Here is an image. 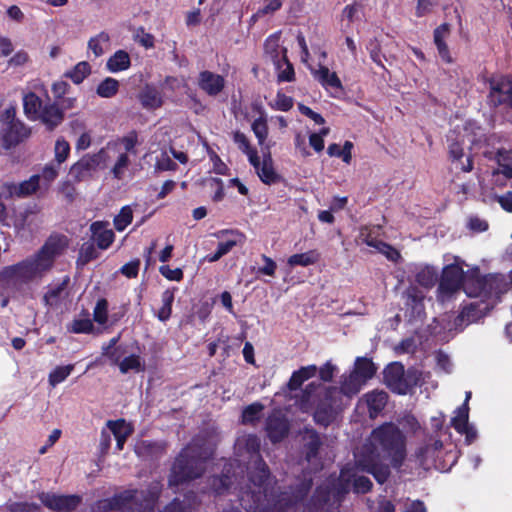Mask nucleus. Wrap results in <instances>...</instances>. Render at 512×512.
Returning <instances> with one entry per match:
<instances>
[{
  "mask_svg": "<svg viewBox=\"0 0 512 512\" xmlns=\"http://www.w3.org/2000/svg\"><path fill=\"white\" fill-rule=\"evenodd\" d=\"M263 410V405L260 403H253L247 406L242 413V422L245 424L254 423Z\"/></svg>",
  "mask_w": 512,
  "mask_h": 512,
  "instance_id": "6e6d98bb",
  "label": "nucleus"
},
{
  "mask_svg": "<svg viewBox=\"0 0 512 512\" xmlns=\"http://www.w3.org/2000/svg\"><path fill=\"white\" fill-rule=\"evenodd\" d=\"M126 353H127L126 346H123V345H118L115 348H112L109 350L104 349V351H102V355L106 356L110 360L111 364L117 365V366L123 360Z\"/></svg>",
  "mask_w": 512,
  "mask_h": 512,
  "instance_id": "13d9d810",
  "label": "nucleus"
},
{
  "mask_svg": "<svg viewBox=\"0 0 512 512\" xmlns=\"http://www.w3.org/2000/svg\"><path fill=\"white\" fill-rule=\"evenodd\" d=\"M68 283L69 278L65 277L62 281L51 284L43 297L44 303L50 307L59 305L66 297Z\"/></svg>",
  "mask_w": 512,
  "mask_h": 512,
  "instance_id": "bb28decb",
  "label": "nucleus"
},
{
  "mask_svg": "<svg viewBox=\"0 0 512 512\" xmlns=\"http://www.w3.org/2000/svg\"><path fill=\"white\" fill-rule=\"evenodd\" d=\"M133 219V212L130 206H124L114 218V226L117 231H123Z\"/></svg>",
  "mask_w": 512,
  "mask_h": 512,
  "instance_id": "3c124183",
  "label": "nucleus"
},
{
  "mask_svg": "<svg viewBox=\"0 0 512 512\" xmlns=\"http://www.w3.org/2000/svg\"><path fill=\"white\" fill-rule=\"evenodd\" d=\"M70 330L74 333H89L93 330V323L89 318L75 319Z\"/></svg>",
  "mask_w": 512,
  "mask_h": 512,
  "instance_id": "0e129e2a",
  "label": "nucleus"
},
{
  "mask_svg": "<svg viewBox=\"0 0 512 512\" xmlns=\"http://www.w3.org/2000/svg\"><path fill=\"white\" fill-rule=\"evenodd\" d=\"M3 193L9 198H27L43 190L40 175L34 174L20 183L6 182L2 186Z\"/></svg>",
  "mask_w": 512,
  "mask_h": 512,
  "instance_id": "f8f14e48",
  "label": "nucleus"
},
{
  "mask_svg": "<svg viewBox=\"0 0 512 512\" xmlns=\"http://www.w3.org/2000/svg\"><path fill=\"white\" fill-rule=\"evenodd\" d=\"M318 261V254L315 251H308L305 253L294 254L289 257L288 264L294 266H309Z\"/></svg>",
  "mask_w": 512,
  "mask_h": 512,
  "instance_id": "c03bdc74",
  "label": "nucleus"
},
{
  "mask_svg": "<svg viewBox=\"0 0 512 512\" xmlns=\"http://www.w3.org/2000/svg\"><path fill=\"white\" fill-rule=\"evenodd\" d=\"M265 48H266V52L271 55L274 63H277V64L279 63V61H280L279 56H280V54H282L281 59L283 61H285L286 68L279 73L278 78L280 81H291L293 79L294 70H293L292 65L290 63H288V61L286 59V55H285L286 49H284V48L279 49L278 38L270 37L266 41Z\"/></svg>",
  "mask_w": 512,
  "mask_h": 512,
  "instance_id": "412c9836",
  "label": "nucleus"
},
{
  "mask_svg": "<svg viewBox=\"0 0 512 512\" xmlns=\"http://www.w3.org/2000/svg\"><path fill=\"white\" fill-rule=\"evenodd\" d=\"M448 141L450 142L448 148H449V155H450V158L452 159V161L457 164H461L459 167L461 169V171L470 172L473 169L472 159L470 157H467L466 164H463L461 162V159L463 157V148H462L461 143L457 140V138L455 136V132L451 133L448 136Z\"/></svg>",
  "mask_w": 512,
  "mask_h": 512,
  "instance_id": "c85d7f7f",
  "label": "nucleus"
},
{
  "mask_svg": "<svg viewBox=\"0 0 512 512\" xmlns=\"http://www.w3.org/2000/svg\"><path fill=\"white\" fill-rule=\"evenodd\" d=\"M438 278L437 270L432 266H424L416 274V281L425 288L434 286Z\"/></svg>",
  "mask_w": 512,
  "mask_h": 512,
  "instance_id": "ea45409f",
  "label": "nucleus"
},
{
  "mask_svg": "<svg viewBox=\"0 0 512 512\" xmlns=\"http://www.w3.org/2000/svg\"><path fill=\"white\" fill-rule=\"evenodd\" d=\"M162 306L158 311L157 317L160 321H166L170 318L172 312V303L174 301V292L165 290L161 296Z\"/></svg>",
  "mask_w": 512,
  "mask_h": 512,
  "instance_id": "a18cd8bd",
  "label": "nucleus"
},
{
  "mask_svg": "<svg viewBox=\"0 0 512 512\" xmlns=\"http://www.w3.org/2000/svg\"><path fill=\"white\" fill-rule=\"evenodd\" d=\"M234 142L238 148L248 156L250 164H254L256 160L257 151L250 146V142L246 135L240 131H236L233 135Z\"/></svg>",
  "mask_w": 512,
  "mask_h": 512,
  "instance_id": "37998d69",
  "label": "nucleus"
},
{
  "mask_svg": "<svg viewBox=\"0 0 512 512\" xmlns=\"http://www.w3.org/2000/svg\"><path fill=\"white\" fill-rule=\"evenodd\" d=\"M251 165L254 167L257 175L263 183L272 184L278 181L279 176L273 167V161L270 153L264 154L262 162L257 154L254 164Z\"/></svg>",
  "mask_w": 512,
  "mask_h": 512,
  "instance_id": "b1692460",
  "label": "nucleus"
},
{
  "mask_svg": "<svg viewBox=\"0 0 512 512\" xmlns=\"http://www.w3.org/2000/svg\"><path fill=\"white\" fill-rule=\"evenodd\" d=\"M352 372L366 383L374 376L376 368L371 360L364 357H358L355 360Z\"/></svg>",
  "mask_w": 512,
  "mask_h": 512,
  "instance_id": "473e14b6",
  "label": "nucleus"
},
{
  "mask_svg": "<svg viewBox=\"0 0 512 512\" xmlns=\"http://www.w3.org/2000/svg\"><path fill=\"white\" fill-rule=\"evenodd\" d=\"M98 256H99V254H98V251H97L96 247L94 246V244L84 243L81 246L80 251H79L78 262L81 265H85L88 262L98 258Z\"/></svg>",
  "mask_w": 512,
  "mask_h": 512,
  "instance_id": "5fc2aeb1",
  "label": "nucleus"
},
{
  "mask_svg": "<svg viewBox=\"0 0 512 512\" xmlns=\"http://www.w3.org/2000/svg\"><path fill=\"white\" fill-rule=\"evenodd\" d=\"M198 85L208 95L216 96L223 90L225 80L219 74L203 71L199 75Z\"/></svg>",
  "mask_w": 512,
  "mask_h": 512,
  "instance_id": "5701e85b",
  "label": "nucleus"
},
{
  "mask_svg": "<svg viewBox=\"0 0 512 512\" xmlns=\"http://www.w3.org/2000/svg\"><path fill=\"white\" fill-rule=\"evenodd\" d=\"M339 384V388H326L319 383L309 384L300 400V409L304 412L313 409L314 420L318 424L327 426L334 419L336 412L341 409L343 399L350 400L357 395L365 383L351 371L340 377Z\"/></svg>",
  "mask_w": 512,
  "mask_h": 512,
  "instance_id": "20e7f679",
  "label": "nucleus"
},
{
  "mask_svg": "<svg viewBox=\"0 0 512 512\" xmlns=\"http://www.w3.org/2000/svg\"><path fill=\"white\" fill-rule=\"evenodd\" d=\"M109 223L103 221L93 222L90 226L92 237L95 240L97 247L101 250H106L113 243L115 235L114 232L108 228Z\"/></svg>",
  "mask_w": 512,
  "mask_h": 512,
  "instance_id": "393cba45",
  "label": "nucleus"
},
{
  "mask_svg": "<svg viewBox=\"0 0 512 512\" xmlns=\"http://www.w3.org/2000/svg\"><path fill=\"white\" fill-rule=\"evenodd\" d=\"M369 507L372 512H394L395 511V507H394L393 503L384 497H379L377 499V501L372 502L369 505Z\"/></svg>",
  "mask_w": 512,
  "mask_h": 512,
  "instance_id": "e2e57ef3",
  "label": "nucleus"
},
{
  "mask_svg": "<svg viewBox=\"0 0 512 512\" xmlns=\"http://www.w3.org/2000/svg\"><path fill=\"white\" fill-rule=\"evenodd\" d=\"M137 490L125 491L112 499L103 500L98 503V512H118L126 506L131 508L133 502L139 499Z\"/></svg>",
  "mask_w": 512,
  "mask_h": 512,
  "instance_id": "a211bd4d",
  "label": "nucleus"
},
{
  "mask_svg": "<svg viewBox=\"0 0 512 512\" xmlns=\"http://www.w3.org/2000/svg\"><path fill=\"white\" fill-rule=\"evenodd\" d=\"M406 456V437L392 422L373 429L366 442L354 453L356 467L372 474L381 484L390 475V468L385 460H389L394 468H400Z\"/></svg>",
  "mask_w": 512,
  "mask_h": 512,
  "instance_id": "f03ea898",
  "label": "nucleus"
},
{
  "mask_svg": "<svg viewBox=\"0 0 512 512\" xmlns=\"http://www.w3.org/2000/svg\"><path fill=\"white\" fill-rule=\"evenodd\" d=\"M318 369L316 365H309L301 367L299 370L293 372L288 387L290 390L298 389L302 383L316 375Z\"/></svg>",
  "mask_w": 512,
  "mask_h": 512,
  "instance_id": "72a5a7b5",
  "label": "nucleus"
},
{
  "mask_svg": "<svg viewBox=\"0 0 512 512\" xmlns=\"http://www.w3.org/2000/svg\"><path fill=\"white\" fill-rule=\"evenodd\" d=\"M100 151H104L103 155V163L107 161L114 160V165L111 168V173L114 178L121 180L123 179L129 165L130 159L129 154L123 152L122 148L118 143H108L104 148Z\"/></svg>",
  "mask_w": 512,
  "mask_h": 512,
  "instance_id": "9b49d317",
  "label": "nucleus"
},
{
  "mask_svg": "<svg viewBox=\"0 0 512 512\" xmlns=\"http://www.w3.org/2000/svg\"><path fill=\"white\" fill-rule=\"evenodd\" d=\"M236 448L241 457L249 456V464H253L256 474H251L253 488L244 491L240 496L241 506L252 512H285L287 508L303 499L311 488V479L304 481L297 492L291 496L288 492L276 494L270 488L268 469L259 455L260 439L255 435H244L237 439Z\"/></svg>",
  "mask_w": 512,
  "mask_h": 512,
  "instance_id": "f257e3e1",
  "label": "nucleus"
},
{
  "mask_svg": "<svg viewBox=\"0 0 512 512\" xmlns=\"http://www.w3.org/2000/svg\"><path fill=\"white\" fill-rule=\"evenodd\" d=\"M434 456L435 454L431 452L429 445L418 448L414 455L418 464L423 467L427 466L428 463L434 458Z\"/></svg>",
  "mask_w": 512,
  "mask_h": 512,
  "instance_id": "680f3d73",
  "label": "nucleus"
},
{
  "mask_svg": "<svg viewBox=\"0 0 512 512\" xmlns=\"http://www.w3.org/2000/svg\"><path fill=\"white\" fill-rule=\"evenodd\" d=\"M119 370L122 374H126L129 371L139 372L144 370V364L139 355L131 354L123 358L118 364Z\"/></svg>",
  "mask_w": 512,
  "mask_h": 512,
  "instance_id": "a19ab883",
  "label": "nucleus"
},
{
  "mask_svg": "<svg viewBox=\"0 0 512 512\" xmlns=\"http://www.w3.org/2000/svg\"><path fill=\"white\" fill-rule=\"evenodd\" d=\"M361 400L366 402L370 418H376L386 406L388 394L383 390H374L366 393Z\"/></svg>",
  "mask_w": 512,
  "mask_h": 512,
  "instance_id": "a878e982",
  "label": "nucleus"
},
{
  "mask_svg": "<svg viewBox=\"0 0 512 512\" xmlns=\"http://www.w3.org/2000/svg\"><path fill=\"white\" fill-rule=\"evenodd\" d=\"M213 437L198 436L176 458L169 482L178 485L185 481L195 479L204 471V463L214 451Z\"/></svg>",
  "mask_w": 512,
  "mask_h": 512,
  "instance_id": "39448f33",
  "label": "nucleus"
},
{
  "mask_svg": "<svg viewBox=\"0 0 512 512\" xmlns=\"http://www.w3.org/2000/svg\"><path fill=\"white\" fill-rule=\"evenodd\" d=\"M74 365L58 366L52 370L48 376V382L52 387L63 382L73 371Z\"/></svg>",
  "mask_w": 512,
  "mask_h": 512,
  "instance_id": "de8ad7c7",
  "label": "nucleus"
},
{
  "mask_svg": "<svg viewBox=\"0 0 512 512\" xmlns=\"http://www.w3.org/2000/svg\"><path fill=\"white\" fill-rule=\"evenodd\" d=\"M67 246L65 236H50L36 253L0 271V291H16L24 284L41 279L52 269L55 259Z\"/></svg>",
  "mask_w": 512,
  "mask_h": 512,
  "instance_id": "7ed1b4c3",
  "label": "nucleus"
},
{
  "mask_svg": "<svg viewBox=\"0 0 512 512\" xmlns=\"http://www.w3.org/2000/svg\"><path fill=\"white\" fill-rule=\"evenodd\" d=\"M31 135V129L22 121L13 122L1 132L2 146L8 150L17 146Z\"/></svg>",
  "mask_w": 512,
  "mask_h": 512,
  "instance_id": "dca6fc26",
  "label": "nucleus"
},
{
  "mask_svg": "<svg viewBox=\"0 0 512 512\" xmlns=\"http://www.w3.org/2000/svg\"><path fill=\"white\" fill-rule=\"evenodd\" d=\"M443 0H416L415 15L418 18L431 15Z\"/></svg>",
  "mask_w": 512,
  "mask_h": 512,
  "instance_id": "49530a36",
  "label": "nucleus"
},
{
  "mask_svg": "<svg viewBox=\"0 0 512 512\" xmlns=\"http://www.w3.org/2000/svg\"><path fill=\"white\" fill-rule=\"evenodd\" d=\"M107 428L110 430L114 438L116 439V447L118 450H122L125 441L132 434V427L126 423L125 420L119 419L116 421L109 420L107 422Z\"/></svg>",
  "mask_w": 512,
  "mask_h": 512,
  "instance_id": "cd10ccee",
  "label": "nucleus"
},
{
  "mask_svg": "<svg viewBox=\"0 0 512 512\" xmlns=\"http://www.w3.org/2000/svg\"><path fill=\"white\" fill-rule=\"evenodd\" d=\"M39 498L46 507L59 512L73 510L80 503V498L76 495L65 496L42 493Z\"/></svg>",
  "mask_w": 512,
  "mask_h": 512,
  "instance_id": "6ab92c4d",
  "label": "nucleus"
},
{
  "mask_svg": "<svg viewBox=\"0 0 512 512\" xmlns=\"http://www.w3.org/2000/svg\"><path fill=\"white\" fill-rule=\"evenodd\" d=\"M91 74V66L87 61L77 63L71 70L67 71L64 76L72 80L75 84H80Z\"/></svg>",
  "mask_w": 512,
  "mask_h": 512,
  "instance_id": "4c0bfd02",
  "label": "nucleus"
},
{
  "mask_svg": "<svg viewBox=\"0 0 512 512\" xmlns=\"http://www.w3.org/2000/svg\"><path fill=\"white\" fill-rule=\"evenodd\" d=\"M398 422L407 432L416 433L420 429L419 422L410 414L404 415Z\"/></svg>",
  "mask_w": 512,
  "mask_h": 512,
  "instance_id": "338daca9",
  "label": "nucleus"
},
{
  "mask_svg": "<svg viewBox=\"0 0 512 512\" xmlns=\"http://www.w3.org/2000/svg\"><path fill=\"white\" fill-rule=\"evenodd\" d=\"M313 75L325 88L342 89V84L337 74L331 72L325 66H320L319 69L314 70Z\"/></svg>",
  "mask_w": 512,
  "mask_h": 512,
  "instance_id": "2f4dec72",
  "label": "nucleus"
},
{
  "mask_svg": "<svg viewBox=\"0 0 512 512\" xmlns=\"http://www.w3.org/2000/svg\"><path fill=\"white\" fill-rule=\"evenodd\" d=\"M462 264L463 262L456 258L454 263L446 265L443 268L437 289V298L439 301L445 302L450 300L463 286L466 274L464 273Z\"/></svg>",
  "mask_w": 512,
  "mask_h": 512,
  "instance_id": "1a4fd4ad",
  "label": "nucleus"
},
{
  "mask_svg": "<svg viewBox=\"0 0 512 512\" xmlns=\"http://www.w3.org/2000/svg\"><path fill=\"white\" fill-rule=\"evenodd\" d=\"M468 405L463 404L462 407L458 408L455 417L452 418V426L459 433L467 430L468 424Z\"/></svg>",
  "mask_w": 512,
  "mask_h": 512,
  "instance_id": "8fccbe9b",
  "label": "nucleus"
},
{
  "mask_svg": "<svg viewBox=\"0 0 512 512\" xmlns=\"http://www.w3.org/2000/svg\"><path fill=\"white\" fill-rule=\"evenodd\" d=\"M352 481L353 490L355 493H366L372 487L371 480L366 476H358L356 474H350L348 471L343 470L339 477V488H333L332 491H329V494L332 493L334 496H340L342 493H346L348 491V483Z\"/></svg>",
  "mask_w": 512,
  "mask_h": 512,
  "instance_id": "f3484780",
  "label": "nucleus"
},
{
  "mask_svg": "<svg viewBox=\"0 0 512 512\" xmlns=\"http://www.w3.org/2000/svg\"><path fill=\"white\" fill-rule=\"evenodd\" d=\"M23 111L31 121H40L48 130H53L64 120V113L56 103H44L34 92L23 94Z\"/></svg>",
  "mask_w": 512,
  "mask_h": 512,
  "instance_id": "0eeeda50",
  "label": "nucleus"
},
{
  "mask_svg": "<svg viewBox=\"0 0 512 512\" xmlns=\"http://www.w3.org/2000/svg\"><path fill=\"white\" fill-rule=\"evenodd\" d=\"M450 34V29L448 24H442L437 27L434 31V42L437 46L438 53L440 57L447 63L452 61L448 46L446 45L445 40L448 38Z\"/></svg>",
  "mask_w": 512,
  "mask_h": 512,
  "instance_id": "7c9ffc66",
  "label": "nucleus"
},
{
  "mask_svg": "<svg viewBox=\"0 0 512 512\" xmlns=\"http://www.w3.org/2000/svg\"><path fill=\"white\" fill-rule=\"evenodd\" d=\"M155 169L158 171H174L177 169V164L171 160L167 152H162L156 160Z\"/></svg>",
  "mask_w": 512,
  "mask_h": 512,
  "instance_id": "052dcab7",
  "label": "nucleus"
},
{
  "mask_svg": "<svg viewBox=\"0 0 512 512\" xmlns=\"http://www.w3.org/2000/svg\"><path fill=\"white\" fill-rule=\"evenodd\" d=\"M130 63L129 54L124 50H118L107 60L106 67L110 72L116 73L127 70Z\"/></svg>",
  "mask_w": 512,
  "mask_h": 512,
  "instance_id": "f704fd0d",
  "label": "nucleus"
},
{
  "mask_svg": "<svg viewBox=\"0 0 512 512\" xmlns=\"http://www.w3.org/2000/svg\"><path fill=\"white\" fill-rule=\"evenodd\" d=\"M93 318L98 324H105L108 319V302L106 299L97 301L93 311Z\"/></svg>",
  "mask_w": 512,
  "mask_h": 512,
  "instance_id": "bf43d9fd",
  "label": "nucleus"
},
{
  "mask_svg": "<svg viewBox=\"0 0 512 512\" xmlns=\"http://www.w3.org/2000/svg\"><path fill=\"white\" fill-rule=\"evenodd\" d=\"M494 158L498 163V168L493 172V181L496 185L503 187L505 182L501 176L505 179L512 178V153L499 150Z\"/></svg>",
  "mask_w": 512,
  "mask_h": 512,
  "instance_id": "4be33fe9",
  "label": "nucleus"
},
{
  "mask_svg": "<svg viewBox=\"0 0 512 512\" xmlns=\"http://www.w3.org/2000/svg\"><path fill=\"white\" fill-rule=\"evenodd\" d=\"M384 383L393 392L405 395L414 387L422 384V372L410 368L405 371L404 366L398 362L389 364L384 369Z\"/></svg>",
  "mask_w": 512,
  "mask_h": 512,
  "instance_id": "6e6552de",
  "label": "nucleus"
},
{
  "mask_svg": "<svg viewBox=\"0 0 512 512\" xmlns=\"http://www.w3.org/2000/svg\"><path fill=\"white\" fill-rule=\"evenodd\" d=\"M30 61V57L28 53L24 50H20L16 52L9 60H8V66L9 67H22L26 65Z\"/></svg>",
  "mask_w": 512,
  "mask_h": 512,
  "instance_id": "774afa93",
  "label": "nucleus"
},
{
  "mask_svg": "<svg viewBox=\"0 0 512 512\" xmlns=\"http://www.w3.org/2000/svg\"><path fill=\"white\" fill-rule=\"evenodd\" d=\"M252 131L258 139L259 145H263L268 136L267 120L264 116H260L252 123Z\"/></svg>",
  "mask_w": 512,
  "mask_h": 512,
  "instance_id": "603ef678",
  "label": "nucleus"
},
{
  "mask_svg": "<svg viewBox=\"0 0 512 512\" xmlns=\"http://www.w3.org/2000/svg\"><path fill=\"white\" fill-rule=\"evenodd\" d=\"M488 99L493 106L505 104L512 107V77L492 78Z\"/></svg>",
  "mask_w": 512,
  "mask_h": 512,
  "instance_id": "ddd939ff",
  "label": "nucleus"
},
{
  "mask_svg": "<svg viewBox=\"0 0 512 512\" xmlns=\"http://www.w3.org/2000/svg\"><path fill=\"white\" fill-rule=\"evenodd\" d=\"M115 143H118L122 148L123 152H126V154L132 153L136 155L135 147L138 143V136L136 132H130L127 136L121 138L119 141H116Z\"/></svg>",
  "mask_w": 512,
  "mask_h": 512,
  "instance_id": "4d7b16f0",
  "label": "nucleus"
},
{
  "mask_svg": "<svg viewBox=\"0 0 512 512\" xmlns=\"http://www.w3.org/2000/svg\"><path fill=\"white\" fill-rule=\"evenodd\" d=\"M462 287L468 297L481 298L485 301H498L500 296L509 290L505 275L481 277L476 270L466 274Z\"/></svg>",
  "mask_w": 512,
  "mask_h": 512,
  "instance_id": "423d86ee",
  "label": "nucleus"
},
{
  "mask_svg": "<svg viewBox=\"0 0 512 512\" xmlns=\"http://www.w3.org/2000/svg\"><path fill=\"white\" fill-rule=\"evenodd\" d=\"M118 90V80L111 77H107L99 83L96 89V93L98 96L102 98H111L117 94Z\"/></svg>",
  "mask_w": 512,
  "mask_h": 512,
  "instance_id": "79ce46f5",
  "label": "nucleus"
},
{
  "mask_svg": "<svg viewBox=\"0 0 512 512\" xmlns=\"http://www.w3.org/2000/svg\"><path fill=\"white\" fill-rule=\"evenodd\" d=\"M70 153V145L64 138H58L54 146L55 163L61 165Z\"/></svg>",
  "mask_w": 512,
  "mask_h": 512,
  "instance_id": "864d4df0",
  "label": "nucleus"
},
{
  "mask_svg": "<svg viewBox=\"0 0 512 512\" xmlns=\"http://www.w3.org/2000/svg\"><path fill=\"white\" fill-rule=\"evenodd\" d=\"M60 171V165L56 163L46 164L40 175V183L43 191H47L54 180L58 177Z\"/></svg>",
  "mask_w": 512,
  "mask_h": 512,
  "instance_id": "58836bf2",
  "label": "nucleus"
},
{
  "mask_svg": "<svg viewBox=\"0 0 512 512\" xmlns=\"http://www.w3.org/2000/svg\"><path fill=\"white\" fill-rule=\"evenodd\" d=\"M43 224L38 206H30L15 216L14 227L18 232H35Z\"/></svg>",
  "mask_w": 512,
  "mask_h": 512,
  "instance_id": "2eb2a0df",
  "label": "nucleus"
},
{
  "mask_svg": "<svg viewBox=\"0 0 512 512\" xmlns=\"http://www.w3.org/2000/svg\"><path fill=\"white\" fill-rule=\"evenodd\" d=\"M226 233H229L233 236L232 239H229L225 242H220L218 244V247H217V251L222 254V256L226 255L227 253H229L234 246H236L237 244H242L245 240V236L238 232V231H226Z\"/></svg>",
  "mask_w": 512,
  "mask_h": 512,
  "instance_id": "09e8293b",
  "label": "nucleus"
},
{
  "mask_svg": "<svg viewBox=\"0 0 512 512\" xmlns=\"http://www.w3.org/2000/svg\"><path fill=\"white\" fill-rule=\"evenodd\" d=\"M110 45V36L107 32H100L88 41V49L92 51L95 57L102 56Z\"/></svg>",
  "mask_w": 512,
  "mask_h": 512,
  "instance_id": "c9c22d12",
  "label": "nucleus"
},
{
  "mask_svg": "<svg viewBox=\"0 0 512 512\" xmlns=\"http://www.w3.org/2000/svg\"><path fill=\"white\" fill-rule=\"evenodd\" d=\"M104 151L94 154H86L75 162L69 170V175L75 182L87 180L93 176L98 167L103 163Z\"/></svg>",
  "mask_w": 512,
  "mask_h": 512,
  "instance_id": "9d476101",
  "label": "nucleus"
},
{
  "mask_svg": "<svg viewBox=\"0 0 512 512\" xmlns=\"http://www.w3.org/2000/svg\"><path fill=\"white\" fill-rule=\"evenodd\" d=\"M140 102L144 108L155 109L161 106L162 98L158 90L152 87H145L139 95Z\"/></svg>",
  "mask_w": 512,
  "mask_h": 512,
  "instance_id": "e433bc0d",
  "label": "nucleus"
},
{
  "mask_svg": "<svg viewBox=\"0 0 512 512\" xmlns=\"http://www.w3.org/2000/svg\"><path fill=\"white\" fill-rule=\"evenodd\" d=\"M376 250L385 255L388 260L393 262H398L401 258V254L398 250L383 241L378 244V248H376Z\"/></svg>",
  "mask_w": 512,
  "mask_h": 512,
  "instance_id": "69168bd1",
  "label": "nucleus"
},
{
  "mask_svg": "<svg viewBox=\"0 0 512 512\" xmlns=\"http://www.w3.org/2000/svg\"><path fill=\"white\" fill-rule=\"evenodd\" d=\"M303 446L306 453V460L312 462L318 453V449L321 445L319 435L313 429L306 428L303 432Z\"/></svg>",
  "mask_w": 512,
  "mask_h": 512,
  "instance_id": "c756f323",
  "label": "nucleus"
},
{
  "mask_svg": "<svg viewBox=\"0 0 512 512\" xmlns=\"http://www.w3.org/2000/svg\"><path fill=\"white\" fill-rule=\"evenodd\" d=\"M265 429L272 442L281 441L288 434V421L280 411H274L267 418Z\"/></svg>",
  "mask_w": 512,
  "mask_h": 512,
  "instance_id": "aec40b11",
  "label": "nucleus"
},
{
  "mask_svg": "<svg viewBox=\"0 0 512 512\" xmlns=\"http://www.w3.org/2000/svg\"><path fill=\"white\" fill-rule=\"evenodd\" d=\"M497 302L498 301L496 300H481L465 306L456 319V325L462 327L480 320L496 305Z\"/></svg>",
  "mask_w": 512,
  "mask_h": 512,
  "instance_id": "4468645a",
  "label": "nucleus"
}]
</instances>
